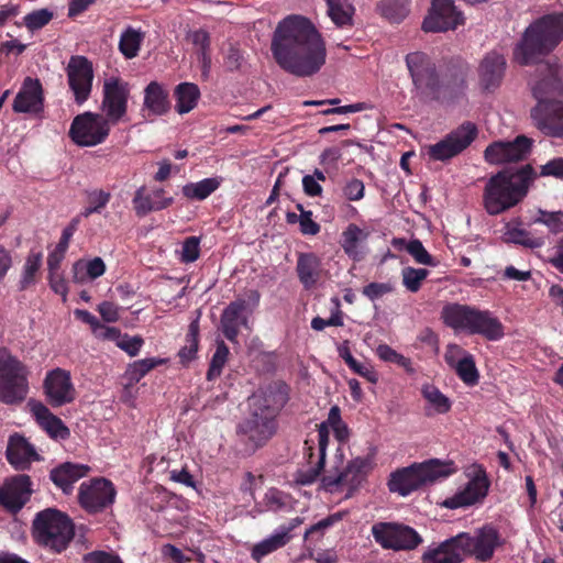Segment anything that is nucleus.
<instances>
[{
    "mask_svg": "<svg viewBox=\"0 0 563 563\" xmlns=\"http://www.w3.org/2000/svg\"><path fill=\"white\" fill-rule=\"evenodd\" d=\"M272 53L276 63L297 77H310L325 64V43L316 26L305 16L282 20L273 35Z\"/></svg>",
    "mask_w": 563,
    "mask_h": 563,
    "instance_id": "f257e3e1",
    "label": "nucleus"
},
{
    "mask_svg": "<svg viewBox=\"0 0 563 563\" xmlns=\"http://www.w3.org/2000/svg\"><path fill=\"white\" fill-rule=\"evenodd\" d=\"M538 71L543 77L531 85L538 100L531 109L534 125L547 136H563V84L558 65L540 64Z\"/></svg>",
    "mask_w": 563,
    "mask_h": 563,
    "instance_id": "f03ea898",
    "label": "nucleus"
},
{
    "mask_svg": "<svg viewBox=\"0 0 563 563\" xmlns=\"http://www.w3.org/2000/svg\"><path fill=\"white\" fill-rule=\"evenodd\" d=\"M288 399L280 383L261 387L249 398L250 415L240 423L239 432L254 446L264 444L276 431L275 418Z\"/></svg>",
    "mask_w": 563,
    "mask_h": 563,
    "instance_id": "7ed1b4c3",
    "label": "nucleus"
},
{
    "mask_svg": "<svg viewBox=\"0 0 563 563\" xmlns=\"http://www.w3.org/2000/svg\"><path fill=\"white\" fill-rule=\"evenodd\" d=\"M537 177L530 165L510 172H499L492 176L484 188L483 205L490 216L500 214L517 206L527 196Z\"/></svg>",
    "mask_w": 563,
    "mask_h": 563,
    "instance_id": "20e7f679",
    "label": "nucleus"
},
{
    "mask_svg": "<svg viewBox=\"0 0 563 563\" xmlns=\"http://www.w3.org/2000/svg\"><path fill=\"white\" fill-rule=\"evenodd\" d=\"M563 40V13H551L530 24L514 51L520 65L539 64Z\"/></svg>",
    "mask_w": 563,
    "mask_h": 563,
    "instance_id": "39448f33",
    "label": "nucleus"
},
{
    "mask_svg": "<svg viewBox=\"0 0 563 563\" xmlns=\"http://www.w3.org/2000/svg\"><path fill=\"white\" fill-rule=\"evenodd\" d=\"M440 318L454 332L479 334L489 341H498L504 336L503 323L488 310L450 302L443 306Z\"/></svg>",
    "mask_w": 563,
    "mask_h": 563,
    "instance_id": "423d86ee",
    "label": "nucleus"
},
{
    "mask_svg": "<svg viewBox=\"0 0 563 563\" xmlns=\"http://www.w3.org/2000/svg\"><path fill=\"white\" fill-rule=\"evenodd\" d=\"M333 431L335 439L344 443L350 438V429L341 418V410L338 406H332L329 410L327 420L318 426V448L317 453L311 446H307L308 470H299L296 473L295 481L300 485H310L320 475L324 467L325 452L329 444V432Z\"/></svg>",
    "mask_w": 563,
    "mask_h": 563,
    "instance_id": "0eeeda50",
    "label": "nucleus"
},
{
    "mask_svg": "<svg viewBox=\"0 0 563 563\" xmlns=\"http://www.w3.org/2000/svg\"><path fill=\"white\" fill-rule=\"evenodd\" d=\"M452 472L451 463L430 460L393 472L387 486L390 493H396L405 497L419 489L421 486L430 485L441 478L448 477Z\"/></svg>",
    "mask_w": 563,
    "mask_h": 563,
    "instance_id": "6e6552de",
    "label": "nucleus"
},
{
    "mask_svg": "<svg viewBox=\"0 0 563 563\" xmlns=\"http://www.w3.org/2000/svg\"><path fill=\"white\" fill-rule=\"evenodd\" d=\"M75 534L70 518L64 512L48 508L40 511L33 521V537L37 543L60 553Z\"/></svg>",
    "mask_w": 563,
    "mask_h": 563,
    "instance_id": "1a4fd4ad",
    "label": "nucleus"
},
{
    "mask_svg": "<svg viewBox=\"0 0 563 563\" xmlns=\"http://www.w3.org/2000/svg\"><path fill=\"white\" fill-rule=\"evenodd\" d=\"M27 391L26 366L7 350H0V401L7 405L21 402Z\"/></svg>",
    "mask_w": 563,
    "mask_h": 563,
    "instance_id": "9d476101",
    "label": "nucleus"
},
{
    "mask_svg": "<svg viewBox=\"0 0 563 563\" xmlns=\"http://www.w3.org/2000/svg\"><path fill=\"white\" fill-rule=\"evenodd\" d=\"M372 470V459L357 456L349 461L341 470L336 468L334 473L324 475L321 486L330 493L347 490V495H351L360 488Z\"/></svg>",
    "mask_w": 563,
    "mask_h": 563,
    "instance_id": "9b49d317",
    "label": "nucleus"
},
{
    "mask_svg": "<svg viewBox=\"0 0 563 563\" xmlns=\"http://www.w3.org/2000/svg\"><path fill=\"white\" fill-rule=\"evenodd\" d=\"M111 125L102 114L87 111L74 118L69 136L78 146L92 147L107 140Z\"/></svg>",
    "mask_w": 563,
    "mask_h": 563,
    "instance_id": "f8f14e48",
    "label": "nucleus"
},
{
    "mask_svg": "<svg viewBox=\"0 0 563 563\" xmlns=\"http://www.w3.org/2000/svg\"><path fill=\"white\" fill-rule=\"evenodd\" d=\"M374 540L384 549L411 550L421 542V537L410 527L393 523L377 522L372 527Z\"/></svg>",
    "mask_w": 563,
    "mask_h": 563,
    "instance_id": "ddd939ff",
    "label": "nucleus"
},
{
    "mask_svg": "<svg viewBox=\"0 0 563 563\" xmlns=\"http://www.w3.org/2000/svg\"><path fill=\"white\" fill-rule=\"evenodd\" d=\"M468 482L461 490L443 501V506L449 509H457L473 506L481 503L488 493L490 483L486 471L474 465L467 473Z\"/></svg>",
    "mask_w": 563,
    "mask_h": 563,
    "instance_id": "4468645a",
    "label": "nucleus"
},
{
    "mask_svg": "<svg viewBox=\"0 0 563 563\" xmlns=\"http://www.w3.org/2000/svg\"><path fill=\"white\" fill-rule=\"evenodd\" d=\"M129 97L130 86L126 81L114 76L104 79L101 101L103 117L112 124L123 120L128 111Z\"/></svg>",
    "mask_w": 563,
    "mask_h": 563,
    "instance_id": "2eb2a0df",
    "label": "nucleus"
},
{
    "mask_svg": "<svg viewBox=\"0 0 563 563\" xmlns=\"http://www.w3.org/2000/svg\"><path fill=\"white\" fill-rule=\"evenodd\" d=\"M477 129L471 122L463 123L443 140L426 147L427 155L433 161H448L464 151L476 137Z\"/></svg>",
    "mask_w": 563,
    "mask_h": 563,
    "instance_id": "dca6fc26",
    "label": "nucleus"
},
{
    "mask_svg": "<svg viewBox=\"0 0 563 563\" xmlns=\"http://www.w3.org/2000/svg\"><path fill=\"white\" fill-rule=\"evenodd\" d=\"M117 490L112 482L99 477L86 481L80 484L78 500L80 506L88 512H100L112 506L115 500Z\"/></svg>",
    "mask_w": 563,
    "mask_h": 563,
    "instance_id": "f3484780",
    "label": "nucleus"
},
{
    "mask_svg": "<svg viewBox=\"0 0 563 563\" xmlns=\"http://www.w3.org/2000/svg\"><path fill=\"white\" fill-rule=\"evenodd\" d=\"M406 65L418 96H429L437 92L439 78L435 66L427 54L422 52L408 54Z\"/></svg>",
    "mask_w": 563,
    "mask_h": 563,
    "instance_id": "a211bd4d",
    "label": "nucleus"
},
{
    "mask_svg": "<svg viewBox=\"0 0 563 563\" xmlns=\"http://www.w3.org/2000/svg\"><path fill=\"white\" fill-rule=\"evenodd\" d=\"M69 89L77 104L88 100L92 90L93 67L91 62L80 55L71 56L66 67Z\"/></svg>",
    "mask_w": 563,
    "mask_h": 563,
    "instance_id": "6ab92c4d",
    "label": "nucleus"
},
{
    "mask_svg": "<svg viewBox=\"0 0 563 563\" xmlns=\"http://www.w3.org/2000/svg\"><path fill=\"white\" fill-rule=\"evenodd\" d=\"M43 389L48 404L53 407L71 404L77 397L70 372L60 367L46 373Z\"/></svg>",
    "mask_w": 563,
    "mask_h": 563,
    "instance_id": "aec40b11",
    "label": "nucleus"
},
{
    "mask_svg": "<svg viewBox=\"0 0 563 563\" xmlns=\"http://www.w3.org/2000/svg\"><path fill=\"white\" fill-rule=\"evenodd\" d=\"M532 141L525 135L517 136L514 141H497L489 144L485 152V161L493 165L519 162L530 153Z\"/></svg>",
    "mask_w": 563,
    "mask_h": 563,
    "instance_id": "412c9836",
    "label": "nucleus"
},
{
    "mask_svg": "<svg viewBox=\"0 0 563 563\" xmlns=\"http://www.w3.org/2000/svg\"><path fill=\"white\" fill-rule=\"evenodd\" d=\"M464 23V16L451 0H433L422 29L426 32H445Z\"/></svg>",
    "mask_w": 563,
    "mask_h": 563,
    "instance_id": "4be33fe9",
    "label": "nucleus"
},
{
    "mask_svg": "<svg viewBox=\"0 0 563 563\" xmlns=\"http://www.w3.org/2000/svg\"><path fill=\"white\" fill-rule=\"evenodd\" d=\"M32 492L30 476H12L0 487V505L11 512H18L29 501Z\"/></svg>",
    "mask_w": 563,
    "mask_h": 563,
    "instance_id": "5701e85b",
    "label": "nucleus"
},
{
    "mask_svg": "<svg viewBox=\"0 0 563 563\" xmlns=\"http://www.w3.org/2000/svg\"><path fill=\"white\" fill-rule=\"evenodd\" d=\"M461 534L467 539L463 541L465 553L472 554L483 562L489 560L496 548L500 545L499 533L490 526H485L478 529L473 537L467 533Z\"/></svg>",
    "mask_w": 563,
    "mask_h": 563,
    "instance_id": "b1692460",
    "label": "nucleus"
},
{
    "mask_svg": "<svg viewBox=\"0 0 563 563\" xmlns=\"http://www.w3.org/2000/svg\"><path fill=\"white\" fill-rule=\"evenodd\" d=\"M44 93L38 79L26 77L16 93L12 109L16 113H38L43 110Z\"/></svg>",
    "mask_w": 563,
    "mask_h": 563,
    "instance_id": "393cba45",
    "label": "nucleus"
},
{
    "mask_svg": "<svg viewBox=\"0 0 563 563\" xmlns=\"http://www.w3.org/2000/svg\"><path fill=\"white\" fill-rule=\"evenodd\" d=\"M465 540L467 539L460 533L438 545L429 547L422 560L424 563H461L466 554L463 545Z\"/></svg>",
    "mask_w": 563,
    "mask_h": 563,
    "instance_id": "a878e982",
    "label": "nucleus"
},
{
    "mask_svg": "<svg viewBox=\"0 0 563 563\" xmlns=\"http://www.w3.org/2000/svg\"><path fill=\"white\" fill-rule=\"evenodd\" d=\"M506 70V59L497 52L485 55L478 66L479 85L484 90H494L501 84Z\"/></svg>",
    "mask_w": 563,
    "mask_h": 563,
    "instance_id": "bb28decb",
    "label": "nucleus"
},
{
    "mask_svg": "<svg viewBox=\"0 0 563 563\" xmlns=\"http://www.w3.org/2000/svg\"><path fill=\"white\" fill-rule=\"evenodd\" d=\"M29 408L36 422L52 439L65 440L70 435L69 429L44 404L37 400L29 401Z\"/></svg>",
    "mask_w": 563,
    "mask_h": 563,
    "instance_id": "cd10ccee",
    "label": "nucleus"
},
{
    "mask_svg": "<svg viewBox=\"0 0 563 563\" xmlns=\"http://www.w3.org/2000/svg\"><path fill=\"white\" fill-rule=\"evenodd\" d=\"M247 310V303L243 299L232 301L221 314V330L224 336L235 342L239 335L240 327L249 328V318L244 314Z\"/></svg>",
    "mask_w": 563,
    "mask_h": 563,
    "instance_id": "c85d7f7f",
    "label": "nucleus"
},
{
    "mask_svg": "<svg viewBox=\"0 0 563 563\" xmlns=\"http://www.w3.org/2000/svg\"><path fill=\"white\" fill-rule=\"evenodd\" d=\"M368 236L367 229L360 228L356 223H349L341 233L340 245L347 257L358 262L366 254Z\"/></svg>",
    "mask_w": 563,
    "mask_h": 563,
    "instance_id": "c756f323",
    "label": "nucleus"
},
{
    "mask_svg": "<svg viewBox=\"0 0 563 563\" xmlns=\"http://www.w3.org/2000/svg\"><path fill=\"white\" fill-rule=\"evenodd\" d=\"M173 202L172 197H165L164 189L147 192L144 186L140 187L132 199L133 209L137 217H144L152 211L167 208Z\"/></svg>",
    "mask_w": 563,
    "mask_h": 563,
    "instance_id": "7c9ffc66",
    "label": "nucleus"
},
{
    "mask_svg": "<svg viewBox=\"0 0 563 563\" xmlns=\"http://www.w3.org/2000/svg\"><path fill=\"white\" fill-rule=\"evenodd\" d=\"M7 459L14 468L26 470L33 461L40 460V456L25 438L14 434L9 439Z\"/></svg>",
    "mask_w": 563,
    "mask_h": 563,
    "instance_id": "2f4dec72",
    "label": "nucleus"
},
{
    "mask_svg": "<svg viewBox=\"0 0 563 563\" xmlns=\"http://www.w3.org/2000/svg\"><path fill=\"white\" fill-rule=\"evenodd\" d=\"M168 91L157 81H151L144 89L142 111L146 117H162L168 113Z\"/></svg>",
    "mask_w": 563,
    "mask_h": 563,
    "instance_id": "473e14b6",
    "label": "nucleus"
},
{
    "mask_svg": "<svg viewBox=\"0 0 563 563\" xmlns=\"http://www.w3.org/2000/svg\"><path fill=\"white\" fill-rule=\"evenodd\" d=\"M295 529L292 526H282L277 528L271 536L253 545L251 556L254 561L260 562L264 556L285 547L291 539L290 532Z\"/></svg>",
    "mask_w": 563,
    "mask_h": 563,
    "instance_id": "72a5a7b5",
    "label": "nucleus"
},
{
    "mask_svg": "<svg viewBox=\"0 0 563 563\" xmlns=\"http://www.w3.org/2000/svg\"><path fill=\"white\" fill-rule=\"evenodd\" d=\"M89 471L90 467L88 465L66 462L52 470L51 479L64 493H69L73 489L74 483L85 477Z\"/></svg>",
    "mask_w": 563,
    "mask_h": 563,
    "instance_id": "f704fd0d",
    "label": "nucleus"
},
{
    "mask_svg": "<svg viewBox=\"0 0 563 563\" xmlns=\"http://www.w3.org/2000/svg\"><path fill=\"white\" fill-rule=\"evenodd\" d=\"M296 269L302 285L310 288L320 278L321 260L314 253H301L298 256Z\"/></svg>",
    "mask_w": 563,
    "mask_h": 563,
    "instance_id": "c9c22d12",
    "label": "nucleus"
},
{
    "mask_svg": "<svg viewBox=\"0 0 563 563\" xmlns=\"http://www.w3.org/2000/svg\"><path fill=\"white\" fill-rule=\"evenodd\" d=\"M200 89L194 82H180L174 89L175 111L186 114L192 111L200 99Z\"/></svg>",
    "mask_w": 563,
    "mask_h": 563,
    "instance_id": "e433bc0d",
    "label": "nucleus"
},
{
    "mask_svg": "<svg viewBox=\"0 0 563 563\" xmlns=\"http://www.w3.org/2000/svg\"><path fill=\"white\" fill-rule=\"evenodd\" d=\"M73 279L82 284L87 279H97L106 273V264L101 257L89 261L78 260L73 264Z\"/></svg>",
    "mask_w": 563,
    "mask_h": 563,
    "instance_id": "4c0bfd02",
    "label": "nucleus"
},
{
    "mask_svg": "<svg viewBox=\"0 0 563 563\" xmlns=\"http://www.w3.org/2000/svg\"><path fill=\"white\" fill-rule=\"evenodd\" d=\"M503 238L508 243L519 244L528 249H539L544 245L542 236H536L530 231L511 222L505 225Z\"/></svg>",
    "mask_w": 563,
    "mask_h": 563,
    "instance_id": "58836bf2",
    "label": "nucleus"
},
{
    "mask_svg": "<svg viewBox=\"0 0 563 563\" xmlns=\"http://www.w3.org/2000/svg\"><path fill=\"white\" fill-rule=\"evenodd\" d=\"M421 395L428 404V415H444L451 410V400L437 386L432 384L422 385Z\"/></svg>",
    "mask_w": 563,
    "mask_h": 563,
    "instance_id": "ea45409f",
    "label": "nucleus"
},
{
    "mask_svg": "<svg viewBox=\"0 0 563 563\" xmlns=\"http://www.w3.org/2000/svg\"><path fill=\"white\" fill-rule=\"evenodd\" d=\"M143 41L144 33L140 29L126 26L120 35L119 51L126 59H132L137 56Z\"/></svg>",
    "mask_w": 563,
    "mask_h": 563,
    "instance_id": "a19ab883",
    "label": "nucleus"
},
{
    "mask_svg": "<svg viewBox=\"0 0 563 563\" xmlns=\"http://www.w3.org/2000/svg\"><path fill=\"white\" fill-rule=\"evenodd\" d=\"M328 15L332 22L342 27L353 24L354 7L347 0H324Z\"/></svg>",
    "mask_w": 563,
    "mask_h": 563,
    "instance_id": "79ce46f5",
    "label": "nucleus"
},
{
    "mask_svg": "<svg viewBox=\"0 0 563 563\" xmlns=\"http://www.w3.org/2000/svg\"><path fill=\"white\" fill-rule=\"evenodd\" d=\"M42 262L43 254L41 252L30 251L22 267L19 280L20 290H25L36 284V275L40 272Z\"/></svg>",
    "mask_w": 563,
    "mask_h": 563,
    "instance_id": "37998d69",
    "label": "nucleus"
},
{
    "mask_svg": "<svg viewBox=\"0 0 563 563\" xmlns=\"http://www.w3.org/2000/svg\"><path fill=\"white\" fill-rule=\"evenodd\" d=\"M220 186L217 178H205L197 183H189L183 187L185 197L191 200H203L208 198Z\"/></svg>",
    "mask_w": 563,
    "mask_h": 563,
    "instance_id": "c03bdc74",
    "label": "nucleus"
},
{
    "mask_svg": "<svg viewBox=\"0 0 563 563\" xmlns=\"http://www.w3.org/2000/svg\"><path fill=\"white\" fill-rule=\"evenodd\" d=\"M380 14L393 23L401 22L409 13L407 0H383L378 4Z\"/></svg>",
    "mask_w": 563,
    "mask_h": 563,
    "instance_id": "a18cd8bd",
    "label": "nucleus"
},
{
    "mask_svg": "<svg viewBox=\"0 0 563 563\" xmlns=\"http://www.w3.org/2000/svg\"><path fill=\"white\" fill-rule=\"evenodd\" d=\"M453 369L459 378L467 386H475L479 380V373L474 356L471 353L459 361Z\"/></svg>",
    "mask_w": 563,
    "mask_h": 563,
    "instance_id": "49530a36",
    "label": "nucleus"
},
{
    "mask_svg": "<svg viewBox=\"0 0 563 563\" xmlns=\"http://www.w3.org/2000/svg\"><path fill=\"white\" fill-rule=\"evenodd\" d=\"M166 361L164 358L158 357H150L143 358L133 362L129 365L126 369V375L131 382H139L150 371L164 364Z\"/></svg>",
    "mask_w": 563,
    "mask_h": 563,
    "instance_id": "de8ad7c7",
    "label": "nucleus"
},
{
    "mask_svg": "<svg viewBox=\"0 0 563 563\" xmlns=\"http://www.w3.org/2000/svg\"><path fill=\"white\" fill-rule=\"evenodd\" d=\"M376 354L382 361L397 364L409 374H412L415 372L410 358L398 353L396 350H394L387 344H379L376 349Z\"/></svg>",
    "mask_w": 563,
    "mask_h": 563,
    "instance_id": "09e8293b",
    "label": "nucleus"
},
{
    "mask_svg": "<svg viewBox=\"0 0 563 563\" xmlns=\"http://www.w3.org/2000/svg\"><path fill=\"white\" fill-rule=\"evenodd\" d=\"M198 335H199V323L198 320H195L190 323L188 333H187V345L184 346L178 355L181 360V362H189L191 361L197 351H198Z\"/></svg>",
    "mask_w": 563,
    "mask_h": 563,
    "instance_id": "8fccbe9b",
    "label": "nucleus"
},
{
    "mask_svg": "<svg viewBox=\"0 0 563 563\" xmlns=\"http://www.w3.org/2000/svg\"><path fill=\"white\" fill-rule=\"evenodd\" d=\"M429 272L424 268L405 267L401 271L402 284L411 292H417Z\"/></svg>",
    "mask_w": 563,
    "mask_h": 563,
    "instance_id": "3c124183",
    "label": "nucleus"
},
{
    "mask_svg": "<svg viewBox=\"0 0 563 563\" xmlns=\"http://www.w3.org/2000/svg\"><path fill=\"white\" fill-rule=\"evenodd\" d=\"M229 356V347L225 345L223 341L217 344V350L211 358L210 366L207 373V378L209 380L214 379L220 376L223 366L227 363Z\"/></svg>",
    "mask_w": 563,
    "mask_h": 563,
    "instance_id": "603ef678",
    "label": "nucleus"
},
{
    "mask_svg": "<svg viewBox=\"0 0 563 563\" xmlns=\"http://www.w3.org/2000/svg\"><path fill=\"white\" fill-rule=\"evenodd\" d=\"M538 213L539 217L536 218V223L544 224L554 234L563 232V211L549 212L539 210Z\"/></svg>",
    "mask_w": 563,
    "mask_h": 563,
    "instance_id": "864d4df0",
    "label": "nucleus"
},
{
    "mask_svg": "<svg viewBox=\"0 0 563 563\" xmlns=\"http://www.w3.org/2000/svg\"><path fill=\"white\" fill-rule=\"evenodd\" d=\"M110 192L104 190H95L89 195V206L86 207L80 216L84 218L90 217L92 213H99L110 201Z\"/></svg>",
    "mask_w": 563,
    "mask_h": 563,
    "instance_id": "5fc2aeb1",
    "label": "nucleus"
},
{
    "mask_svg": "<svg viewBox=\"0 0 563 563\" xmlns=\"http://www.w3.org/2000/svg\"><path fill=\"white\" fill-rule=\"evenodd\" d=\"M407 252L415 258L418 264L435 266L437 262L428 253L419 240L410 241L406 246Z\"/></svg>",
    "mask_w": 563,
    "mask_h": 563,
    "instance_id": "6e6d98bb",
    "label": "nucleus"
},
{
    "mask_svg": "<svg viewBox=\"0 0 563 563\" xmlns=\"http://www.w3.org/2000/svg\"><path fill=\"white\" fill-rule=\"evenodd\" d=\"M343 518L342 512H335L327 518L318 521L317 523L312 525L309 529L306 530L305 539L312 538L313 536H317L318 538H321L325 530H328L330 527L335 525L336 522L341 521Z\"/></svg>",
    "mask_w": 563,
    "mask_h": 563,
    "instance_id": "4d7b16f0",
    "label": "nucleus"
},
{
    "mask_svg": "<svg viewBox=\"0 0 563 563\" xmlns=\"http://www.w3.org/2000/svg\"><path fill=\"white\" fill-rule=\"evenodd\" d=\"M53 19V13L48 9L32 11L24 16V23L31 31L42 29Z\"/></svg>",
    "mask_w": 563,
    "mask_h": 563,
    "instance_id": "13d9d810",
    "label": "nucleus"
},
{
    "mask_svg": "<svg viewBox=\"0 0 563 563\" xmlns=\"http://www.w3.org/2000/svg\"><path fill=\"white\" fill-rule=\"evenodd\" d=\"M200 240L197 236L187 238L181 246L180 261L183 263H192L199 258Z\"/></svg>",
    "mask_w": 563,
    "mask_h": 563,
    "instance_id": "bf43d9fd",
    "label": "nucleus"
},
{
    "mask_svg": "<svg viewBox=\"0 0 563 563\" xmlns=\"http://www.w3.org/2000/svg\"><path fill=\"white\" fill-rule=\"evenodd\" d=\"M264 500L268 510L277 511L288 506L289 496L276 488H271L265 494Z\"/></svg>",
    "mask_w": 563,
    "mask_h": 563,
    "instance_id": "052dcab7",
    "label": "nucleus"
},
{
    "mask_svg": "<svg viewBox=\"0 0 563 563\" xmlns=\"http://www.w3.org/2000/svg\"><path fill=\"white\" fill-rule=\"evenodd\" d=\"M343 196L349 201H360L365 195V185L361 179L352 178L342 188Z\"/></svg>",
    "mask_w": 563,
    "mask_h": 563,
    "instance_id": "680f3d73",
    "label": "nucleus"
},
{
    "mask_svg": "<svg viewBox=\"0 0 563 563\" xmlns=\"http://www.w3.org/2000/svg\"><path fill=\"white\" fill-rule=\"evenodd\" d=\"M143 339L139 335L130 336L121 334L117 346L123 350L130 356H136L143 346Z\"/></svg>",
    "mask_w": 563,
    "mask_h": 563,
    "instance_id": "e2e57ef3",
    "label": "nucleus"
},
{
    "mask_svg": "<svg viewBox=\"0 0 563 563\" xmlns=\"http://www.w3.org/2000/svg\"><path fill=\"white\" fill-rule=\"evenodd\" d=\"M297 209L301 212L299 222L300 232L303 235H316L320 232V225L312 219V212L305 210L302 205H297Z\"/></svg>",
    "mask_w": 563,
    "mask_h": 563,
    "instance_id": "0e129e2a",
    "label": "nucleus"
},
{
    "mask_svg": "<svg viewBox=\"0 0 563 563\" xmlns=\"http://www.w3.org/2000/svg\"><path fill=\"white\" fill-rule=\"evenodd\" d=\"M47 279L51 289L55 294L59 295L63 301H66L68 295V285L63 274L60 272L49 273Z\"/></svg>",
    "mask_w": 563,
    "mask_h": 563,
    "instance_id": "69168bd1",
    "label": "nucleus"
},
{
    "mask_svg": "<svg viewBox=\"0 0 563 563\" xmlns=\"http://www.w3.org/2000/svg\"><path fill=\"white\" fill-rule=\"evenodd\" d=\"M187 38L198 49V53L208 52L210 48V35L206 30L199 29L190 31L187 34Z\"/></svg>",
    "mask_w": 563,
    "mask_h": 563,
    "instance_id": "338daca9",
    "label": "nucleus"
},
{
    "mask_svg": "<svg viewBox=\"0 0 563 563\" xmlns=\"http://www.w3.org/2000/svg\"><path fill=\"white\" fill-rule=\"evenodd\" d=\"M84 563H123L122 560L113 553L104 551H93L84 555Z\"/></svg>",
    "mask_w": 563,
    "mask_h": 563,
    "instance_id": "774afa93",
    "label": "nucleus"
}]
</instances>
